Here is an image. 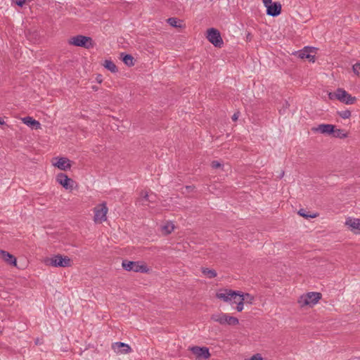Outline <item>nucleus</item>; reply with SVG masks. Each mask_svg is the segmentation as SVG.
<instances>
[{"instance_id":"obj_1","label":"nucleus","mask_w":360,"mask_h":360,"mask_svg":"<svg viewBox=\"0 0 360 360\" xmlns=\"http://www.w3.org/2000/svg\"><path fill=\"white\" fill-rule=\"evenodd\" d=\"M328 97L330 100L337 99L347 105H351L355 103L356 98L348 94L345 89L338 88L335 92L330 93Z\"/></svg>"},{"instance_id":"obj_2","label":"nucleus","mask_w":360,"mask_h":360,"mask_svg":"<svg viewBox=\"0 0 360 360\" xmlns=\"http://www.w3.org/2000/svg\"><path fill=\"white\" fill-rule=\"evenodd\" d=\"M122 266L127 271L148 273L149 269L143 262H134L124 259L122 262Z\"/></svg>"},{"instance_id":"obj_3","label":"nucleus","mask_w":360,"mask_h":360,"mask_svg":"<svg viewBox=\"0 0 360 360\" xmlns=\"http://www.w3.org/2000/svg\"><path fill=\"white\" fill-rule=\"evenodd\" d=\"M321 297L322 295L320 292H307L299 297L298 303L302 307L305 306H314L321 299Z\"/></svg>"},{"instance_id":"obj_4","label":"nucleus","mask_w":360,"mask_h":360,"mask_svg":"<svg viewBox=\"0 0 360 360\" xmlns=\"http://www.w3.org/2000/svg\"><path fill=\"white\" fill-rule=\"evenodd\" d=\"M211 320L217 322L221 325L236 326L239 321L236 317L229 316L225 313H216L212 314Z\"/></svg>"},{"instance_id":"obj_5","label":"nucleus","mask_w":360,"mask_h":360,"mask_svg":"<svg viewBox=\"0 0 360 360\" xmlns=\"http://www.w3.org/2000/svg\"><path fill=\"white\" fill-rule=\"evenodd\" d=\"M68 42L71 45L85 49H90L94 46V42L91 37L80 34L71 37Z\"/></svg>"},{"instance_id":"obj_6","label":"nucleus","mask_w":360,"mask_h":360,"mask_svg":"<svg viewBox=\"0 0 360 360\" xmlns=\"http://www.w3.org/2000/svg\"><path fill=\"white\" fill-rule=\"evenodd\" d=\"M94 221L95 223H102L103 221H106V215L108 212V208L107 207L106 202H103L96 205L94 209Z\"/></svg>"},{"instance_id":"obj_7","label":"nucleus","mask_w":360,"mask_h":360,"mask_svg":"<svg viewBox=\"0 0 360 360\" xmlns=\"http://www.w3.org/2000/svg\"><path fill=\"white\" fill-rule=\"evenodd\" d=\"M49 264L55 267H68L72 265V261L68 256L58 254L49 259Z\"/></svg>"},{"instance_id":"obj_8","label":"nucleus","mask_w":360,"mask_h":360,"mask_svg":"<svg viewBox=\"0 0 360 360\" xmlns=\"http://www.w3.org/2000/svg\"><path fill=\"white\" fill-rule=\"evenodd\" d=\"M207 39L210 43L216 47H221L224 42L218 30L215 28H210L207 30Z\"/></svg>"},{"instance_id":"obj_9","label":"nucleus","mask_w":360,"mask_h":360,"mask_svg":"<svg viewBox=\"0 0 360 360\" xmlns=\"http://www.w3.org/2000/svg\"><path fill=\"white\" fill-rule=\"evenodd\" d=\"M240 295V291H234L229 289L221 290L216 294V297L224 302H231L237 300Z\"/></svg>"},{"instance_id":"obj_10","label":"nucleus","mask_w":360,"mask_h":360,"mask_svg":"<svg viewBox=\"0 0 360 360\" xmlns=\"http://www.w3.org/2000/svg\"><path fill=\"white\" fill-rule=\"evenodd\" d=\"M191 351L198 359H207L210 356L209 349L206 347H192Z\"/></svg>"},{"instance_id":"obj_11","label":"nucleus","mask_w":360,"mask_h":360,"mask_svg":"<svg viewBox=\"0 0 360 360\" xmlns=\"http://www.w3.org/2000/svg\"><path fill=\"white\" fill-rule=\"evenodd\" d=\"M335 129V125L330 124H321L317 127L311 128V131L314 133H320L326 135H332Z\"/></svg>"},{"instance_id":"obj_12","label":"nucleus","mask_w":360,"mask_h":360,"mask_svg":"<svg viewBox=\"0 0 360 360\" xmlns=\"http://www.w3.org/2000/svg\"><path fill=\"white\" fill-rule=\"evenodd\" d=\"M53 165L61 170L70 168V161L67 158H56L52 161Z\"/></svg>"},{"instance_id":"obj_13","label":"nucleus","mask_w":360,"mask_h":360,"mask_svg":"<svg viewBox=\"0 0 360 360\" xmlns=\"http://www.w3.org/2000/svg\"><path fill=\"white\" fill-rule=\"evenodd\" d=\"M281 12V4L279 2L271 3L266 7V13L269 15L276 17Z\"/></svg>"},{"instance_id":"obj_14","label":"nucleus","mask_w":360,"mask_h":360,"mask_svg":"<svg viewBox=\"0 0 360 360\" xmlns=\"http://www.w3.org/2000/svg\"><path fill=\"white\" fill-rule=\"evenodd\" d=\"M0 258L10 265L16 266V258L5 250H0Z\"/></svg>"},{"instance_id":"obj_15","label":"nucleus","mask_w":360,"mask_h":360,"mask_svg":"<svg viewBox=\"0 0 360 360\" xmlns=\"http://www.w3.org/2000/svg\"><path fill=\"white\" fill-rule=\"evenodd\" d=\"M112 349L117 352L127 354L131 351V347L124 342H117L112 345Z\"/></svg>"},{"instance_id":"obj_16","label":"nucleus","mask_w":360,"mask_h":360,"mask_svg":"<svg viewBox=\"0 0 360 360\" xmlns=\"http://www.w3.org/2000/svg\"><path fill=\"white\" fill-rule=\"evenodd\" d=\"M314 50L312 48H308V47H305L303 51H302V52L300 53L299 54V57L300 58H307L308 59L309 61H314V56H312L311 54V53H314Z\"/></svg>"},{"instance_id":"obj_17","label":"nucleus","mask_w":360,"mask_h":360,"mask_svg":"<svg viewBox=\"0 0 360 360\" xmlns=\"http://www.w3.org/2000/svg\"><path fill=\"white\" fill-rule=\"evenodd\" d=\"M346 225L351 228L352 231H360V219H348L346 221Z\"/></svg>"},{"instance_id":"obj_18","label":"nucleus","mask_w":360,"mask_h":360,"mask_svg":"<svg viewBox=\"0 0 360 360\" xmlns=\"http://www.w3.org/2000/svg\"><path fill=\"white\" fill-rule=\"evenodd\" d=\"M22 120L24 124H27V126H31L32 127H34L37 129H39L41 127L40 123L31 117L27 116V117H23L22 119Z\"/></svg>"},{"instance_id":"obj_19","label":"nucleus","mask_w":360,"mask_h":360,"mask_svg":"<svg viewBox=\"0 0 360 360\" xmlns=\"http://www.w3.org/2000/svg\"><path fill=\"white\" fill-rule=\"evenodd\" d=\"M103 65L111 72H117L118 71L115 64L110 60H105Z\"/></svg>"},{"instance_id":"obj_20","label":"nucleus","mask_w":360,"mask_h":360,"mask_svg":"<svg viewBox=\"0 0 360 360\" xmlns=\"http://www.w3.org/2000/svg\"><path fill=\"white\" fill-rule=\"evenodd\" d=\"M162 232L165 235L170 234L174 229V225L171 221H167L161 227Z\"/></svg>"},{"instance_id":"obj_21","label":"nucleus","mask_w":360,"mask_h":360,"mask_svg":"<svg viewBox=\"0 0 360 360\" xmlns=\"http://www.w3.org/2000/svg\"><path fill=\"white\" fill-rule=\"evenodd\" d=\"M59 184L66 190L72 191L77 188V181H58Z\"/></svg>"},{"instance_id":"obj_22","label":"nucleus","mask_w":360,"mask_h":360,"mask_svg":"<svg viewBox=\"0 0 360 360\" xmlns=\"http://www.w3.org/2000/svg\"><path fill=\"white\" fill-rule=\"evenodd\" d=\"M332 135L333 137L339 139H345L348 136L347 133L344 129H333V132Z\"/></svg>"},{"instance_id":"obj_23","label":"nucleus","mask_w":360,"mask_h":360,"mask_svg":"<svg viewBox=\"0 0 360 360\" xmlns=\"http://www.w3.org/2000/svg\"><path fill=\"white\" fill-rule=\"evenodd\" d=\"M202 273L209 278H215L217 275V272L214 269H210L208 268H202Z\"/></svg>"},{"instance_id":"obj_24","label":"nucleus","mask_w":360,"mask_h":360,"mask_svg":"<svg viewBox=\"0 0 360 360\" xmlns=\"http://www.w3.org/2000/svg\"><path fill=\"white\" fill-rule=\"evenodd\" d=\"M245 298L238 297L237 300L234 301V303L237 304L236 309L238 311H242L243 309V304L245 302Z\"/></svg>"},{"instance_id":"obj_25","label":"nucleus","mask_w":360,"mask_h":360,"mask_svg":"<svg viewBox=\"0 0 360 360\" xmlns=\"http://www.w3.org/2000/svg\"><path fill=\"white\" fill-rule=\"evenodd\" d=\"M122 60L123 62L127 65V66H133L134 65V58L132 56L129 55V54H126L123 58H122Z\"/></svg>"},{"instance_id":"obj_26","label":"nucleus","mask_w":360,"mask_h":360,"mask_svg":"<svg viewBox=\"0 0 360 360\" xmlns=\"http://www.w3.org/2000/svg\"><path fill=\"white\" fill-rule=\"evenodd\" d=\"M239 297L245 298V302L250 304H251L254 300V297L249 293L243 294V292H240Z\"/></svg>"},{"instance_id":"obj_27","label":"nucleus","mask_w":360,"mask_h":360,"mask_svg":"<svg viewBox=\"0 0 360 360\" xmlns=\"http://www.w3.org/2000/svg\"><path fill=\"white\" fill-rule=\"evenodd\" d=\"M338 114L343 119H348L351 117V112L349 110L339 111Z\"/></svg>"},{"instance_id":"obj_28","label":"nucleus","mask_w":360,"mask_h":360,"mask_svg":"<svg viewBox=\"0 0 360 360\" xmlns=\"http://www.w3.org/2000/svg\"><path fill=\"white\" fill-rule=\"evenodd\" d=\"M167 22L171 26H172L174 27H181V25L178 24L179 22H178L177 19L175 18H168Z\"/></svg>"},{"instance_id":"obj_29","label":"nucleus","mask_w":360,"mask_h":360,"mask_svg":"<svg viewBox=\"0 0 360 360\" xmlns=\"http://www.w3.org/2000/svg\"><path fill=\"white\" fill-rule=\"evenodd\" d=\"M195 187L193 186H186L182 191V193L187 194L192 192L194 190Z\"/></svg>"},{"instance_id":"obj_30","label":"nucleus","mask_w":360,"mask_h":360,"mask_svg":"<svg viewBox=\"0 0 360 360\" xmlns=\"http://www.w3.org/2000/svg\"><path fill=\"white\" fill-rule=\"evenodd\" d=\"M353 71L354 72L358 75L359 77H360V63H356L353 65Z\"/></svg>"},{"instance_id":"obj_31","label":"nucleus","mask_w":360,"mask_h":360,"mask_svg":"<svg viewBox=\"0 0 360 360\" xmlns=\"http://www.w3.org/2000/svg\"><path fill=\"white\" fill-rule=\"evenodd\" d=\"M56 180H72L66 174L60 172L57 175Z\"/></svg>"},{"instance_id":"obj_32","label":"nucleus","mask_w":360,"mask_h":360,"mask_svg":"<svg viewBox=\"0 0 360 360\" xmlns=\"http://www.w3.org/2000/svg\"><path fill=\"white\" fill-rule=\"evenodd\" d=\"M298 214L300 216L304 217L305 218H308L309 217H314L316 216V215H308V214H307L306 212H305V210H303V209L300 210L299 212H298Z\"/></svg>"},{"instance_id":"obj_33","label":"nucleus","mask_w":360,"mask_h":360,"mask_svg":"<svg viewBox=\"0 0 360 360\" xmlns=\"http://www.w3.org/2000/svg\"><path fill=\"white\" fill-rule=\"evenodd\" d=\"M141 195L144 200H148V201H152V199H150V198H152V195H153L152 194L150 195H149L146 191H145V192L143 191L141 193Z\"/></svg>"},{"instance_id":"obj_34","label":"nucleus","mask_w":360,"mask_h":360,"mask_svg":"<svg viewBox=\"0 0 360 360\" xmlns=\"http://www.w3.org/2000/svg\"><path fill=\"white\" fill-rule=\"evenodd\" d=\"M32 0H15V4L22 7L24 4H25L27 1H31Z\"/></svg>"},{"instance_id":"obj_35","label":"nucleus","mask_w":360,"mask_h":360,"mask_svg":"<svg viewBox=\"0 0 360 360\" xmlns=\"http://www.w3.org/2000/svg\"><path fill=\"white\" fill-rule=\"evenodd\" d=\"M211 165L212 168L217 169L221 166V164L218 161H212Z\"/></svg>"},{"instance_id":"obj_36","label":"nucleus","mask_w":360,"mask_h":360,"mask_svg":"<svg viewBox=\"0 0 360 360\" xmlns=\"http://www.w3.org/2000/svg\"><path fill=\"white\" fill-rule=\"evenodd\" d=\"M262 1L266 8L271 4V0H262Z\"/></svg>"},{"instance_id":"obj_37","label":"nucleus","mask_w":360,"mask_h":360,"mask_svg":"<svg viewBox=\"0 0 360 360\" xmlns=\"http://www.w3.org/2000/svg\"><path fill=\"white\" fill-rule=\"evenodd\" d=\"M238 117H239V112H235L233 116H232V120L233 121H236L238 119Z\"/></svg>"},{"instance_id":"obj_38","label":"nucleus","mask_w":360,"mask_h":360,"mask_svg":"<svg viewBox=\"0 0 360 360\" xmlns=\"http://www.w3.org/2000/svg\"><path fill=\"white\" fill-rule=\"evenodd\" d=\"M4 121L2 120V118L0 117V124H4Z\"/></svg>"},{"instance_id":"obj_39","label":"nucleus","mask_w":360,"mask_h":360,"mask_svg":"<svg viewBox=\"0 0 360 360\" xmlns=\"http://www.w3.org/2000/svg\"><path fill=\"white\" fill-rule=\"evenodd\" d=\"M283 174H284V172H281V175H280L278 177H279V178H282V177H283Z\"/></svg>"}]
</instances>
